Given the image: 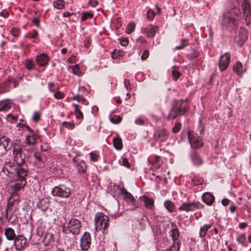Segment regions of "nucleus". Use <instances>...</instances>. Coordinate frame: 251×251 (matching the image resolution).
Listing matches in <instances>:
<instances>
[{"label": "nucleus", "instance_id": "nucleus-59", "mask_svg": "<svg viewBox=\"0 0 251 251\" xmlns=\"http://www.w3.org/2000/svg\"><path fill=\"white\" fill-rule=\"evenodd\" d=\"M90 156L91 158V160L94 162H96L98 160V158L99 157L98 154L94 152H91L90 153Z\"/></svg>", "mask_w": 251, "mask_h": 251}, {"label": "nucleus", "instance_id": "nucleus-52", "mask_svg": "<svg viewBox=\"0 0 251 251\" xmlns=\"http://www.w3.org/2000/svg\"><path fill=\"white\" fill-rule=\"evenodd\" d=\"M181 127V124L180 123L177 122L176 124L172 128V131L174 133H176L179 131Z\"/></svg>", "mask_w": 251, "mask_h": 251}, {"label": "nucleus", "instance_id": "nucleus-26", "mask_svg": "<svg viewBox=\"0 0 251 251\" xmlns=\"http://www.w3.org/2000/svg\"><path fill=\"white\" fill-rule=\"evenodd\" d=\"M15 174L20 180L25 181L27 175V171L23 168H19V169H15V172H14V175Z\"/></svg>", "mask_w": 251, "mask_h": 251}, {"label": "nucleus", "instance_id": "nucleus-14", "mask_svg": "<svg viewBox=\"0 0 251 251\" xmlns=\"http://www.w3.org/2000/svg\"><path fill=\"white\" fill-rule=\"evenodd\" d=\"M248 37L247 30L245 28L241 27L235 37V40L240 46H242L248 39Z\"/></svg>", "mask_w": 251, "mask_h": 251}, {"label": "nucleus", "instance_id": "nucleus-33", "mask_svg": "<svg viewBox=\"0 0 251 251\" xmlns=\"http://www.w3.org/2000/svg\"><path fill=\"white\" fill-rule=\"evenodd\" d=\"M22 180L16 182L13 185H11V191L13 193H16L24 187L25 184H23Z\"/></svg>", "mask_w": 251, "mask_h": 251}, {"label": "nucleus", "instance_id": "nucleus-24", "mask_svg": "<svg viewBox=\"0 0 251 251\" xmlns=\"http://www.w3.org/2000/svg\"><path fill=\"white\" fill-rule=\"evenodd\" d=\"M202 199L204 203L208 206H210L213 203L215 198L211 193L206 192L202 195Z\"/></svg>", "mask_w": 251, "mask_h": 251}, {"label": "nucleus", "instance_id": "nucleus-42", "mask_svg": "<svg viewBox=\"0 0 251 251\" xmlns=\"http://www.w3.org/2000/svg\"><path fill=\"white\" fill-rule=\"evenodd\" d=\"M189 45L188 40L183 39L181 40V45L180 46H177L175 48V50H179L184 49L185 47Z\"/></svg>", "mask_w": 251, "mask_h": 251}, {"label": "nucleus", "instance_id": "nucleus-31", "mask_svg": "<svg viewBox=\"0 0 251 251\" xmlns=\"http://www.w3.org/2000/svg\"><path fill=\"white\" fill-rule=\"evenodd\" d=\"M15 168L12 166L11 162L7 163L5 164L2 168V171L4 173H7L8 174L14 175L15 172Z\"/></svg>", "mask_w": 251, "mask_h": 251}, {"label": "nucleus", "instance_id": "nucleus-8", "mask_svg": "<svg viewBox=\"0 0 251 251\" xmlns=\"http://www.w3.org/2000/svg\"><path fill=\"white\" fill-rule=\"evenodd\" d=\"M204 206L198 201H194L192 202L183 203L178 207L179 211H185L186 212L194 211L195 209L203 208Z\"/></svg>", "mask_w": 251, "mask_h": 251}, {"label": "nucleus", "instance_id": "nucleus-48", "mask_svg": "<svg viewBox=\"0 0 251 251\" xmlns=\"http://www.w3.org/2000/svg\"><path fill=\"white\" fill-rule=\"evenodd\" d=\"M34 64L33 62L30 60H26L25 61V67L28 70H32L33 69Z\"/></svg>", "mask_w": 251, "mask_h": 251}, {"label": "nucleus", "instance_id": "nucleus-3", "mask_svg": "<svg viewBox=\"0 0 251 251\" xmlns=\"http://www.w3.org/2000/svg\"><path fill=\"white\" fill-rule=\"evenodd\" d=\"M81 228L80 221L75 218H72L69 222L63 224L62 232L66 235L72 234L75 236L79 233Z\"/></svg>", "mask_w": 251, "mask_h": 251}, {"label": "nucleus", "instance_id": "nucleus-55", "mask_svg": "<svg viewBox=\"0 0 251 251\" xmlns=\"http://www.w3.org/2000/svg\"><path fill=\"white\" fill-rule=\"evenodd\" d=\"M154 15L155 12L151 9L148 10L147 13V17L150 21H152L154 19Z\"/></svg>", "mask_w": 251, "mask_h": 251}, {"label": "nucleus", "instance_id": "nucleus-35", "mask_svg": "<svg viewBox=\"0 0 251 251\" xmlns=\"http://www.w3.org/2000/svg\"><path fill=\"white\" fill-rule=\"evenodd\" d=\"M243 18L247 25H249L251 22V10H246L242 12Z\"/></svg>", "mask_w": 251, "mask_h": 251}, {"label": "nucleus", "instance_id": "nucleus-38", "mask_svg": "<svg viewBox=\"0 0 251 251\" xmlns=\"http://www.w3.org/2000/svg\"><path fill=\"white\" fill-rule=\"evenodd\" d=\"M236 240L242 246L247 247L248 243L246 241V236L245 234L243 233L239 235L237 237Z\"/></svg>", "mask_w": 251, "mask_h": 251}, {"label": "nucleus", "instance_id": "nucleus-32", "mask_svg": "<svg viewBox=\"0 0 251 251\" xmlns=\"http://www.w3.org/2000/svg\"><path fill=\"white\" fill-rule=\"evenodd\" d=\"M12 107V103L8 100L0 101V111H7Z\"/></svg>", "mask_w": 251, "mask_h": 251}, {"label": "nucleus", "instance_id": "nucleus-10", "mask_svg": "<svg viewBox=\"0 0 251 251\" xmlns=\"http://www.w3.org/2000/svg\"><path fill=\"white\" fill-rule=\"evenodd\" d=\"M27 160L31 164L36 166L37 168H41L44 167L45 163L41 158V154L39 152H35L33 155L27 157Z\"/></svg>", "mask_w": 251, "mask_h": 251}, {"label": "nucleus", "instance_id": "nucleus-63", "mask_svg": "<svg viewBox=\"0 0 251 251\" xmlns=\"http://www.w3.org/2000/svg\"><path fill=\"white\" fill-rule=\"evenodd\" d=\"M161 165L160 162L158 163L153 162L151 168L153 170H157L161 167Z\"/></svg>", "mask_w": 251, "mask_h": 251}, {"label": "nucleus", "instance_id": "nucleus-39", "mask_svg": "<svg viewBox=\"0 0 251 251\" xmlns=\"http://www.w3.org/2000/svg\"><path fill=\"white\" fill-rule=\"evenodd\" d=\"M241 9L242 12L251 10V4L249 1L247 0H243L241 4Z\"/></svg>", "mask_w": 251, "mask_h": 251}, {"label": "nucleus", "instance_id": "nucleus-19", "mask_svg": "<svg viewBox=\"0 0 251 251\" xmlns=\"http://www.w3.org/2000/svg\"><path fill=\"white\" fill-rule=\"evenodd\" d=\"M73 162L75 167L77 168L78 174H83L86 172L87 166L84 161L78 160L75 157L73 159Z\"/></svg>", "mask_w": 251, "mask_h": 251}, {"label": "nucleus", "instance_id": "nucleus-22", "mask_svg": "<svg viewBox=\"0 0 251 251\" xmlns=\"http://www.w3.org/2000/svg\"><path fill=\"white\" fill-rule=\"evenodd\" d=\"M49 61V57L48 55L43 53L37 56L36 57V62L37 64L41 66H45L47 65Z\"/></svg>", "mask_w": 251, "mask_h": 251}, {"label": "nucleus", "instance_id": "nucleus-50", "mask_svg": "<svg viewBox=\"0 0 251 251\" xmlns=\"http://www.w3.org/2000/svg\"><path fill=\"white\" fill-rule=\"evenodd\" d=\"M63 126L69 129H73L75 127V124L73 122H63L62 123Z\"/></svg>", "mask_w": 251, "mask_h": 251}, {"label": "nucleus", "instance_id": "nucleus-11", "mask_svg": "<svg viewBox=\"0 0 251 251\" xmlns=\"http://www.w3.org/2000/svg\"><path fill=\"white\" fill-rule=\"evenodd\" d=\"M80 242L81 250L83 251H87L91 244V238L90 233L85 232L81 237Z\"/></svg>", "mask_w": 251, "mask_h": 251}, {"label": "nucleus", "instance_id": "nucleus-25", "mask_svg": "<svg viewBox=\"0 0 251 251\" xmlns=\"http://www.w3.org/2000/svg\"><path fill=\"white\" fill-rule=\"evenodd\" d=\"M121 193L124 196V198L129 202H131L133 205H135L136 201L133 196L128 192L125 188H123L121 189Z\"/></svg>", "mask_w": 251, "mask_h": 251}, {"label": "nucleus", "instance_id": "nucleus-5", "mask_svg": "<svg viewBox=\"0 0 251 251\" xmlns=\"http://www.w3.org/2000/svg\"><path fill=\"white\" fill-rule=\"evenodd\" d=\"M13 155L14 158V160L17 165L20 166L25 162V153L21 146L17 144H14L13 145Z\"/></svg>", "mask_w": 251, "mask_h": 251}, {"label": "nucleus", "instance_id": "nucleus-44", "mask_svg": "<svg viewBox=\"0 0 251 251\" xmlns=\"http://www.w3.org/2000/svg\"><path fill=\"white\" fill-rule=\"evenodd\" d=\"M122 118L118 115H114L110 118V121L113 124H119L122 121Z\"/></svg>", "mask_w": 251, "mask_h": 251}, {"label": "nucleus", "instance_id": "nucleus-41", "mask_svg": "<svg viewBox=\"0 0 251 251\" xmlns=\"http://www.w3.org/2000/svg\"><path fill=\"white\" fill-rule=\"evenodd\" d=\"M75 117L77 119H80L83 118L82 112L79 109L78 105L75 104Z\"/></svg>", "mask_w": 251, "mask_h": 251}, {"label": "nucleus", "instance_id": "nucleus-34", "mask_svg": "<svg viewBox=\"0 0 251 251\" xmlns=\"http://www.w3.org/2000/svg\"><path fill=\"white\" fill-rule=\"evenodd\" d=\"M212 224H205L201 227L199 232V236L201 238L205 236L207 231L211 227Z\"/></svg>", "mask_w": 251, "mask_h": 251}, {"label": "nucleus", "instance_id": "nucleus-46", "mask_svg": "<svg viewBox=\"0 0 251 251\" xmlns=\"http://www.w3.org/2000/svg\"><path fill=\"white\" fill-rule=\"evenodd\" d=\"M74 100H77L78 101L81 102L82 103L87 105L88 104V101L86 99L83 98L82 96L76 95L74 97Z\"/></svg>", "mask_w": 251, "mask_h": 251}, {"label": "nucleus", "instance_id": "nucleus-28", "mask_svg": "<svg viewBox=\"0 0 251 251\" xmlns=\"http://www.w3.org/2000/svg\"><path fill=\"white\" fill-rule=\"evenodd\" d=\"M50 202L47 199H42L37 203V207L43 211H46L49 207Z\"/></svg>", "mask_w": 251, "mask_h": 251}, {"label": "nucleus", "instance_id": "nucleus-12", "mask_svg": "<svg viewBox=\"0 0 251 251\" xmlns=\"http://www.w3.org/2000/svg\"><path fill=\"white\" fill-rule=\"evenodd\" d=\"M230 61V55L229 52H226L221 55L219 61V67L220 70L222 72L228 67Z\"/></svg>", "mask_w": 251, "mask_h": 251}, {"label": "nucleus", "instance_id": "nucleus-27", "mask_svg": "<svg viewBox=\"0 0 251 251\" xmlns=\"http://www.w3.org/2000/svg\"><path fill=\"white\" fill-rule=\"evenodd\" d=\"M4 235L9 241L13 240L17 236L14 230L11 227H7L5 229Z\"/></svg>", "mask_w": 251, "mask_h": 251}, {"label": "nucleus", "instance_id": "nucleus-23", "mask_svg": "<svg viewBox=\"0 0 251 251\" xmlns=\"http://www.w3.org/2000/svg\"><path fill=\"white\" fill-rule=\"evenodd\" d=\"M11 81H14V78L10 76L8 77L7 79L0 85V91L2 93L8 91Z\"/></svg>", "mask_w": 251, "mask_h": 251}, {"label": "nucleus", "instance_id": "nucleus-61", "mask_svg": "<svg viewBox=\"0 0 251 251\" xmlns=\"http://www.w3.org/2000/svg\"><path fill=\"white\" fill-rule=\"evenodd\" d=\"M124 84L127 91H129L131 90V83L129 79H126L124 81Z\"/></svg>", "mask_w": 251, "mask_h": 251}, {"label": "nucleus", "instance_id": "nucleus-18", "mask_svg": "<svg viewBox=\"0 0 251 251\" xmlns=\"http://www.w3.org/2000/svg\"><path fill=\"white\" fill-rule=\"evenodd\" d=\"M11 147V139L9 138L6 136L0 137V149H1L4 153L10 149Z\"/></svg>", "mask_w": 251, "mask_h": 251}, {"label": "nucleus", "instance_id": "nucleus-37", "mask_svg": "<svg viewBox=\"0 0 251 251\" xmlns=\"http://www.w3.org/2000/svg\"><path fill=\"white\" fill-rule=\"evenodd\" d=\"M164 206L170 213L174 211L175 204L172 201L169 200L165 201L164 202Z\"/></svg>", "mask_w": 251, "mask_h": 251}, {"label": "nucleus", "instance_id": "nucleus-62", "mask_svg": "<svg viewBox=\"0 0 251 251\" xmlns=\"http://www.w3.org/2000/svg\"><path fill=\"white\" fill-rule=\"evenodd\" d=\"M149 55V51L147 50H145L142 54L141 55V58L142 60L146 59Z\"/></svg>", "mask_w": 251, "mask_h": 251}, {"label": "nucleus", "instance_id": "nucleus-30", "mask_svg": "<svg viewBox=\"0 0 251 251\" xmlns=\"http://www.w3.org/2000/svg\"><path fill=\"white\" fill-rule=\"evenodd\" d=\"M233 70L238 75H242L245 72V70L243 69L242 64L237 61L233 66Z\"/></svg>", "mask_w": 251, "mask_h": 251}, {"label": "nucleus", "instance_id": "nucleus-15", "mask_svg": "<svg viewBox=\"0 0 251 251\" xmlns=\"http://www.w3.org/2000/svg\"><path fill=\"white\" fill-rule=\"evenodd\" d=\"M14 245L17 251H22L26 244V239L22 235H18L14 239Z\"/></svg>", "mask_w": 251, "mask_h": 251}, {"label": "nucleus", "instance_id": "nucleus-1", "mask_svg": "<svg viewBox=\"0 0 251 251\" xmlns=\"http://www.w3.org/2000/svg\"><path fill=\"white\" fill-rule=\"evenodd\" d=\"M240 14V9L235 5L224 11L220 17L221 25L225 28L231 30L238 26L239 20L236 18Z\"/></svg>", "mask_w": 251, "mask_h": 251}, {"label": "nucleus", "instance_id": "nucleus-2", "mask_svg": "<svg viewBox=\"0 0 251 251\" xmlns=\"http://www.w3.org/2000/svg\"><path fill=\"white\" fill-rule=\"evenodd\" d=\"M188 109V105L185 100H176L175 101L174 105L169 112L167 119L173 120L178 116L183 115Z\"/></svg>", "mask_w": 251, "mask_h": 251}, {"label": "nucleus", "instance_id": "nucleus-17", "mask_svg": "<svg viewBox=\"0 0 251 251\" xmlns=\"http://www.w3.org/2000/svg\"><path fill=\"white\" fill-rule=\"evenodd\" d=\"M158 30L157 26L151 24L142 28V32L148 38L153 37Z\"/></svg>", "mask_w": 251, "mask_h": 251}, {"label": "nucleus", "instance_id": "nucleus-60", "mask_svg": "<svg viewBox=\"0 0 251 251\" xmlns=\"http://www.w3.org/2000/svg\"><path fill=\"white\" fill-rule=\"evenodd\" d=\"M53 93L54 98L57 99H62L64 97V94L60 91L54 92Z\"/></svg>", "mask_w": 251, "mask_h": 251}, {"label": "nucleus", "instance_id": "nucleus-13", "mask_svg": "<svg viewBox=\"0 0 251 251\" xmlns=\"http://www.w3.org/2000/svg\"><path fill=\"white\" fill-rule=\"evenodd\" d=\"M169 136V131L167 129L164 128L156 130L153 134L154 140L160 142L166 141Z\"/></svg>", "mask_w": 251, "mask_h": 251}, {"label": "nucleus", "instance_id": "nucleus-57", "mask_svg": "<svg viewBox=\"0 0 251 251\" xmlns=\"http://www.w3.org/2000/svg\"><path fill=\"white\" fill-rule=\"evenodd\" d=\"M174 70L172 71V75L174 78L176 80L180 76V73L178 71L176 70V66H174Z\"/></svg>", "mask_w": 251, "mask_h": 251}, {"label": "nucleus", "instance_id": "nucleus-56", "mask_svg": "<svg viewBox=\"0 0 251 251\" xmlns=\"http://www.w3.org/2000/svg\"><path fill=\"white\" fill-rule=\"evenodd\" d=\"M123 51L119 50H114L112 53L111 56L113 58H117L118 56H122Z\"/></svg>", "mask_w": 251, "mask_h": 251}, {"label": "nucleus", "instance_id": "nucleus-29", "mask_svg": "<svg viewBox=\"0 0 251 251\" xmlns=\"http://www.w3.org/2000/svg\"><path fill=\"white\" fill-rule=\"evenodd\" d=\"M54 238L53 235L51 233L47 232L44 236V237L43 239V242L44 245L47 247L50 245L51 243H53Z\"/></svg>", "mask_w": 251, "mask_h": 251}, {"label": "nucleus", "instance_id": "nucleus-9", "mask_svg": "<svg viewBox=\"0 0 251 251\" xmlns=\"http://www.w3.org/2000/svg\"><path fill=\"white\" fill-rule=\"evenodd\" d=\"M189 143L192 148L200 149L203 146L201 137L191 133L190 131L188 133Z\"/></svg>", "mask_w": 251, "mask_h": 251}, {"label": "nucleus", "instance_id": "nucleus-6", "mask_svg": "<svg viewBox=\"0 0 251 251\" xmlns=\"http://www.w3.org/2000/svg\"><path fill=\"white\" fill-rule=\"evenodd\" d=\"M51 194L53 196L62 198H68L71 194L70 188L65 185H59L55 186L51 190Z\"/></svg>", "mask_w": 251, "mask_h": 251}, {"label": "nucleus", "instance_id": "nucleus-36", "mask_svg": "<svg viewBox=\"0 0 251 251\" xmlns=\"http://www.w3.org/2000/svg\"><path fill=\"white\" fill-rule=\"evenodd\" d=\"M113 143L114 148L117 150H121L123 148V143L122 139L118 137L114 138Z\"/></svg>", "mask_w": 251, "mask_h": 251}, {"label": "nucleus", "instance_id": "nucleus-16", "mask_svg": "<svg viewBox=\"0 0 251 251\" xmlns=\"http://www.w3.org/2000/svg\"><path fill=\"white\" fill-rule=\"evenodd\" d=\"M171 230H170V236L173 241V244L180 243V240H178V239L180 235L179 230L174 222L171 223Z\"/></svg>", "mask_w": 251, "mask_h": 251}, {"label": "nucleus", "instance_id": "nucleus-49", "mask_svg": "<svg viewBox=\"0 0 251 251\" xmlns=\"http://www.w3.org/2000/svg\"><path fill=\"white\" fill-rule=\"evenodd\" d=\"M93 17V14L91 12H83L81 16V21H85L88 18H92Z\"/></svg>", "mask_w": 251, "mask_h": 251}, {"label": "nucleus", "instance_id": "nucleus-43", "mask_svg": "<svg viewBox=\"0 0 251 251\" xmlns=\"http://www.w3.org/2000/svg\"><path fill=\"white\" fill-rule=\"evenodd\" d=\"M135 28V24L134 23H130L126 27V32L127 34H131Z\"/></svg>", "mask_w": 251, "mask_h": 251}, {"label": "nucleus", "instance_id": "nucleus-45", "mask_svg": "<svg viewBox=\"0 0 251 251\" xmlns=\"http://www.w3.org/2000/svg\"><path fill=\"white\" fill-rule=\"evenodd\" d=\"M69 67L72 68V72L74 74L77 75H81V72L80 71L79 68L77 65L71 66Z\"/></svg>", "mask_w": 251, "mask_h": 251}, {"label": "nucleus", "instance_id": "nucleus-51", "mask_svg": "<svg viewBox=\"0 0 251 251\" xmlns=\"http://www.w3.org/2000/svg\"><path fill=\"white\" fill-rule=\"evenodd\" d=\"M10 33L15 37H18L20 35V30L17 27H13L10 30Z\"/></svg>", "mask_w": 251, "mask_h": 251}, {"label": "nucleus", "instance_id": "nucleus-64", "mask_svg": "<svg viewBox=\"0 0 251 251\" xmlns=\"http://www.w3.org/2000/svg\"><path fill=\"white\" fill-rule=\"evenodd\" d=\"M37 35H38L37 31L35 30H34L32 31L29 33V36H26V37L30 38H32V39H35L36 38Z\"/></svg>", "mask_w": 251, "mask_h": 251}, {"label": "nucleus", "instance_id": "nucleus-7", "mask_svg": "<svg viewBox=\"0 0 251 251\" xmlns=\"http://www.w3.org/2000/svg\"><path fill=\"white\" fill-rule=\"evenodd\" d=\"M39 138V135L35 132H29L25 136L24 149L28 151H33L34 150L33 147L36 144Z\"/></svg>", "mask_w": 251, "mask_h": 251}, {"label": "nucleus", "instance_id": "nucleus-54", "mask_svg": "<svg viewBox=\"0 0 251 251\" xmlns=\"http://www.w3.org/2000/svg\"><path fill=\"white\" fill-rule=\"evenodd\" d=\"M191 181L195 185L201 184L203 182L202 179L201 178H197L196 176H194L191 178Z\"/></svg>", "mask_w": 251, "mask_h": 251}, {"label": "nucleus", "instance_id": "nucleus-47", "mask_svg": "<svg viewBox=\"0 0 251 251\" xmlns=\"http://www.w3.org/2000/svg\"><path fill=\"white\" fill-rule=\"evenodd\" d=\"M181 243L173 244L170 248L167 251H179Z\"/></svg>", "mask_w": 251, "mask_h": 251}, {"label": "nucleus", "instance_id": "nucleus-4", "mask_svg": "<svg viewBox=\"0 0 251 251\" xmlns=\"http://www.w3.org/2000/svg\"><path fill=\"white\" fill-rule=\"evenodd\" d=\"M95 229L97 231L102 230L105 233L109 226V218L102 213H98L95 217Z\"/></svg>", "mask_w": 251, "mask_h": 251}, {"label": "nucleus", "instance_id": "nucleus-21", "mask_svg": "<svg viewBox=\"0 0 251 251\" xmlns=\"http://www.w3.org/2000/svg\"><path fill=\"white\" fill-rule=\"evenodd\" d=\"M139 199L143 201L145 204V206L146 208L149 209H152L154 207V200L150 198L147 196H142L139 198Z\"/></svg>", "mask_w": 251, "mask_h": 251}, {"label": "nucleus", "instance_id": "nucleus-53", "mask_svg": "<svg viewBox=\"0 0 251 251\" xmlns=\"http://www.w3.org/2000/svg\"><path fill=\"white\" fill-rule=\"evenodd\" d=\"M146 228V224L143 219H142L139 222L138 224V226L137 227V229L139 230L143 231L145 230Z\"/></svg>", "mask_w": 251, "mask_h": 251}, {"label": "nucleus", "instance_id": "nucleus-20", "mask_svg": "<svg viewBox=\"0 0 251 251\" xmlns=\"http://www.w3.org/2000/svg\"><path fill=\"white\" fill-rule=\"evenodd\" d=\"M190 157L194 165L200 166L203 164L202 159L197 152L192 151L190 154Z\"/></svg>", "mask_w": 251, "mask_h": 251}, {"label": "nucleus", "instance_id": "nucleus-40", "mask_svg": "<svg viewBox=\"0 0 251 251\" xmlns=\"http://www.w3.org/2000/svg\"><path fill=\"white\" fill-rule=\"evenodd\" d=\"M65 4V1L63 0H56L53 3L54 7L61 9L64 8Z\"/></svg>", "mask_w": 251, "mask_h": 251}, {"label": "nucleus", "instance_id": "nucleus-58", "mask_svg": "<svg viewBox=\"0 0 251 251\" xmlns=\"http://www.w3.org/2000/svg\"><path fill=\"white\" fill-rule=\"evenodd\" d=\"M41 114L39 112L35 111L32 117V120L35 122L39 121Z\"/></svg>", "mask_w": 251, "mask_h": 251}]
</instances>
